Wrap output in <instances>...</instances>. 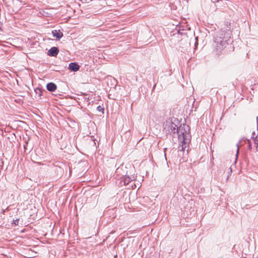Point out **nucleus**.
I'll list each match as a JSON object with an SVG mask.
<instances>
[{
	"label": "nucleus",
	"mask_w": 258,
	"mask_h": 258,
	"mask_svg": "<svg viewBox=\"0 0 258 258\" xmlns=\"http://www.w3.org/2000/svg\"><path fill=\"white\" fill-rule=\"evenodd\" d=\"M189 128L187 125H180L177 130L179 142L182 144L179 146V150L184 151L186 147V144L189 141Z\"/></svg>",
	"instance_id": "nucleus-1"
},
{
	"label": "nucleus",
	"mask_w": 258,
	"mask_h": 258,
	"mask_svg": "<svg viewBox=\"0 0 258 258\" xmlns=\"http://www.w3.org/2000/svg\"><path fill=\"white\" fill-rule=\"evenodd\" d=\"M229 38V34L224 31L218 32L214 40L217 53L220 52L226 47Z\"/></svg>",
	"instance_id": "nucleus-2"
},
{
	"label": "nucleus",
	"mask_w": 258,
	"mask_h": 258,
	"mask_svg": "<svg viewBox=\"0 0 258 258\" xmlns=\"http://www.w3.org/2000/svg\"><path fill=\"white\" fill-rule=\"evenodd\" d=\"M164 129L166 130L167 131L170 133H175L177 132L178 127L177 125L170 119H168L163 124Z\"/></svg>",
	"instance_id": "nucleus-3"
},
{
	"label": "nucleus",
	"mask_w": 258,
	"mask_h": 258,
	"mask_svg": "<svg viewBox=\"0 0 258 258\" xmlns=\"http://www.w3.org/2000/svg\"><path fill=\"white\" fill-rule=\"evenodd\" d=\"M136 177L134 175H126L123 179L124 185H127L131 181L134 180Z\"/></svg>",
	"instance_id": "nucleus-4"
},
{
	"label": "nucleus",
	"mask_w": 258,
	"mask_h": 258,
	"mask_svg": "<svg viewBox=\"0 0 258 258\" xmlns=\"http://www.w3.org/2000/svg\"><path fill=\"white\" fill-rule=\"evenodd\" d=\"M59 52L57 48L56 47H51L48 52V54L50 56H56Z\"/></svg>",
	"instance_id": "nucleus-5"
},
{
	"label": "nucleus",
	"mask_w": 258,
	"mask_h": 258,
	"mask_svg": "<svg viewBox=\"0 0 258 258\" xmlns=\"http://www.w3.org/2000/svg\"><path fill=\"white\" fill-rule=\"evenodd\" d=\"M252 136L251 138V140L253 142L254 147L255 148V150L256 151H258V136H256L255 137H254V136L255 135V133L254 131L252 132Z\"/></svg>",
	"instance_id": "nucleus-6"
},
{
	"label": "nucleus",
	"mask_w": 258,
	"mask_h": 258,
	"mask_svg": "<svg viewBox=\"0 0 258 258\" xmlns=\"http://www.w3.org/2000/svg\"><path fill=\"white\" fill-rule=\"evenodd\" d=\"M52 33L53 37H56L58 39H59L63 36L62 33L59 30H53L52 31Z\"/></svg>",
	"instance_id": "nucleus-7"
},
{
	"label": "nucleus",
	"mask_w": 258,
	"mask_h": 258,
	"mask_svg": "<svg viewBox=\"0 0 258 258\" xmlns=\"http://www.w3.org/2000/svg\"><path fill=\"white\" fill-rule=\"evenodd\" d=\"M79 66L76 63L71 62L69 64V69L71 71L76 72L79 70Z\"/></svg>",
	"instance_id": "nucleus-8"
},
{
	"label": "nucleus",
	"mask_w": 258,
	"mask_h": 258,
	"mask_svg": "<svg viewBox=\"0 0 258 258\" xmlns=\"http://www.w3.org/2000/svg\"><path fill=\"white\" fill-rule=\"evenodd\" d=\"M47 89L51 92H53L56 89V86L53 83H49L47 84Z\"/></svg>",
	"instance_id": "nucleus-9"
},
{
	"label": "nucleus",
	"mask_w": 258,
	"mask_h": 258,
	"mask_svg": "<svg viewBox=\"0 0 258 258\" xmlns=\"http://www.w3.org/2000/svg\"><path fill=\"white\" fill-rule=\"evenodd\" d=\"M241 141H239V142L237 144L236 146L237 147V151H236V157L238 156V152H239V148L240 145Z\"/></svg>",
	"instance_id": "nucleus-10"
},
{
	"label": "nucleus",
	"mask_w": 258,
	"mask_h": 258,
	"mask_svg": "<svg viewBox=\"0 0 258 258\" xmlns=\"http://www.w3.org/2000/svg\"><path fill=\"white\" fill-rule=\"evenodd\" d=\"M97 109L100 112H103L104 110L103 108L101 106H98L97 108Z\"/></svg>",
	"instance_id": "nucleus-11"
},
{
	"label": "nucleus",
	"mask_w": 258,
	"mask_h": 258,
	"mask_svg": "<svg viewBox=\"0 0 258 258\" xmlns=\"http://www.w3.org/2000/svg\"><path fill=\"white\" fill-rule=\"evenodd\" d=\"M247 142L249 144V149L251 150V149H252L251 142V141H249V140H247Z\"/></svg>",
	"instance_id": "nucleus-12"
},
{
	"label": "nucleus",
	"mask_w": 258,
	"mask_h": 258,
	"mask_svg": "<svg viewBox=\"0 0 258 258\" xmlns=\"http://www.w3.org/2000/svg\"><path fill=\"white\" fill-rule=\"evenodd\" d=\"M164 156H165V159L166 160L167 158H166V153H164Z\"/></svg>",
	"instance_id": "nucleus-13"
},
{
	"label": "nucleus",
	"mask_w": 258,
	"mask_h": 258,
	"mask_svg": "<svg viewBox=\"0 0 258 258\" xmlns=\"http://www.w3.org/2000/svg\"><path fill=\"white\" fill-rule=\"evenodd\" d=\"M229 169H230V172H232L231 168H229Z\"/></svg>",
	"instance_id": "nucleus-14"
},
{
	"label": "nucleus",
	"mask_w": 258,
	"mask_h": 258,
	"mask_svg": "<svg viewBox=\"0 0 258 258\" xmlns=\"http://www.w3.org/2000/svg\"><path fill=\"white\" fill-rule=\"evenodd\" d=\"M4 213H5V210H3V213L4 214Z\"/></svg>",
	"instance_id": "nucleus-15"
},
{
	"label": "nucleus",
	"mask_w": 258,
	"mask_h": 258,
	"mask_svg": "<svg viewBox=\"0 0 258 258\" xmlns=\"http://www.w3.org/2000/svg\"><path fill=\"white\" fill-rule=\"evenodd\" d=\"M166 148H165L164 149V152L166 151Z\"/></svg>",
	"instance_id": "nucleus-16"
}]
</instances>
